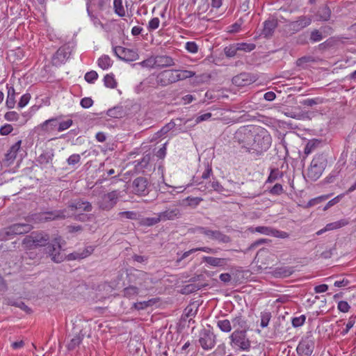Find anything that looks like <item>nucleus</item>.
Masks as SVG:
<instances>
[{
  "label": "nucleus",
  "instance_id": "nucleus-1",
  "mask_svg": "<svg viewBox=\"0 0 356 356\" xmlns=\"http://www.w3.org/2000/svg\"><path fill=\"white\" fill-rule=\"evenodd\" d=\"M234 138L247 152L257 156L267 151L272 143L268 131L260 127H241L236 132Z\"/></svg>",
  "mask_w": 356,
  "mask_h": 356
},
{
  "label": "nucleus",
  "instance_id": "nucleus-2",
  "mask_svg": "<svg viewBox=\"0 0 356 356\" xmlns=\"http://www.w3.org/2000/svg\"><path fill=\"white\" fill-rule=\"evenodd\" d=\"M128 280L129 283L138 286L141 290H149L152 288L154 284L151 275L143 270L134 269L128 274Z\"/></svg>",
  "mask_w": 356,
  "mask_h": 356
},
{
  "label": "nucleus",
  "instance_id": "nucleus-3",
  "mask_svg": "<svg viewBox=\"0 0 356 356\" xmlns=\"http://www.w3.org/2000/svg\"><path fill=\"white\" fill-rule=\"evenodd\" d=\"M230 346L240 351H249L251 348V341L247 337L246 330H235L229 337Z\"/></svg>",
  "mask_w": 356,
  "mask_h": 356
},
{
  "label": "nucleus",
  "instance_id": "nucleus-4",
  "mask_svg": "<svg viewBox=\"0 0 356 356\" xmlns=\"http://www.w3.org/2000/svg\"><path fill=\"white\" fill-rule=\"evenodd\" d=\"M327 165V159L323 154H317L312 159L308 168L307 176L313 180H317L323 174Z\"/></svg>",
  "mask_w": 356,
  "mask_h": 356
},
{
  "label": "nucleus",
  "instance_id": "nucleus-5",
  "mask_svg": "<svg viewBox=\"0 0 356 356\" xmlns=\"http://www.w3.org/2000/svg\"><path fill=\"white\" fill-rule=\"evenodd\" d=\"M194 230L195 232L203 234L209 239L216 241L218 243H228L231 241V238L220 230H213L209 227L202 226L195 227Z\"/></svg>",
  "mask_w": 356,
  "mask_h": 356
},
{
  "label": "nucleus",
  "instance_id": "nucleus-6",
  "mask_svg": "<svg viewBox=\"0 0 356 356\" xmlns=\"http://www.w3.org/2000/svg\"><path fill=\"white\" fill-rule=\"evenodd\" d=\"M60 240V237L55 238L46 248L47 253L55 263H60L65 259V255L62 252Z\"/></svg>",
  "mask_w": 356,
  "mask_h": 356
},
{
  "label": "nucleus",
  "instance_id": "nucleus-7",
  "mask_svg": "<svg viewBox=\"0 0 356 356\" xmlns=\"http://www.w3.org/2000/svg\"><path fill=\"white\" fill-rule=\"evenodd\" d=\"M70 216L71 215L69 213L67 209H63L35 214L33 217V219L38 222H47L65 219L70 218Z\"/></svg>",
  "mask_w": 356,
  "mask_h": 356
},
{
  "label": "nucleus",
  "instance_id": "nucleus-8",
  "mask_svg": "<svg viewBox=\"0 0 356 356\" xmlns=\"http://www.w3.org/2000/svg\"><path fill=\"white\" fill-rule=\"evenodd\" d=\"M118 197L119 193L117 191L104 193L99 195L97 200V204L99 209L109 211L116 204Z\"/></svg>",
  "mask_w": 356,
  "mask_h": 356
},
{
  "label": "nucleus",
  "instance_id": "nucleus-9",
  "mask_svg": "<svg viewBox=\"0 0 356 356\" xmlns=\"http://www.w3.org/2000/svg\"><path fill=\"white\" fill-rule=\"evenodd\" d=\"M198 341L204 350H209L215 346L216 337L210 330L204 329L200 332Z\"/></svg>",
  "mask_w": 356,
  "mask_h": 356
},
{
  "label": "nucleus",
  "instance_id": "nucleus-10",
  "mask_svg": "<svg viewBox=\"0 0 356 356\" xmlns=\"http://www.w3.org/2000/svg\"><path fill=\"white\" fill-rule=\"evenodd\" d=\"M113 51L118 58L126 62L136 60L138 57V54L134 50L120 46L114 47Z\"/></svg>",
  "mask_w": 356,
  "mask_h": 356
},
{
  "label": "nucleus",
  "instance_id": "nucleus-11",
  "mask_svg": "<svg viewBox=\"0 0 356 356\" xmlns=\"http://www.w3.org/2000/svg\"><path fill=\"white\" fill-rule=\"evenodd\" d=\"M314 349V341L309 337L302 339L297 346L298 356H312Z\"/></svg>",
  "mask_w": 356,
  "mask_h": 356
},
{
  "label": "nucleus",
  "instance_id": "nucleus-12",
  "mask_svg": "<svg viewBox=\"0 0 356 356\" xmlns=\"http://www.w3.org/2000/svg\"><path fill=\"white\" fill-rule=\"evenodd\" d=\"M156 82L161 86H167L177 82L175 70H165L159 73Z\"/></svg>",
  "mask_w": 356,
  "mask_h": 356
},
{
  "label": "nucleus",
  "instance_id": "nucleus-13",
  "mask_svg": "<svg viewBox=\"0 0 356 356\" xmlns=\"http://www.w3.org/2000/svg\"><path fill=\"white\" fill-rule=\"evenodd\" d=\"M312 23V18L309 16H300L296 21L291 22L286 25V27L291 33H295Z\"/></svg>",
  "mask_w": 356,
  "mask_h": 356
},
{
  "label": "nucleus",
  "instance_id": "nucleus-14",
  "mask_svg": "<svg viewBox=\"0 0 356 356\" xmlns=\"http://www.w3.org/2000/svg\"><path fill=\"white\" fill-rule=\"evenodd\" d=\"M72 47L68 44L60 47L54 56V64L59 65L64 63L70 57Z\"/></svg>",
  "mask_w": 356,
  "mask_h": 356
},
{
  "label": "nucleus",
  "instance_id": "nucleus-15",
  "mask_svg": "<svg viewBox=\"0 0 356 356\" xmlns=\"http://www.w3.org/2000/svg\"><path fill=\"white\" fill-rule=\"evenodd\" d=\"M148 181L147 178L139 177L132 182V190L135 194L145 195L147 193Z\"/></svg>",
  "mask_w": 356,
  "mask_h": 356
},
{
  "label": "nucleus",
  "instance_id": "nucleus-16",
  "mask_svg": "<svg viewBox=\"0 0 356 356\" xmlns=\"http://www.w3.org/2000/svg\"><path fill=\"white\" fill-rule=\"evenodd\" d=\"M160 220H174L179 218L181 216V211L179 208L176 207H170L165 210L164 211L158 213Z\"/></svg>",
  "mask_w": 356,
  "mask_h": 356
},
{
  "label": "nucleus",
  "instance_id": "nucleus-17",
  "mask_svg": "<svg viewBox=\"0 0 356 356\" xmlns=\"http://www.w3.org/2000/svg\"><path fill=\"white\" fill-rule=\"evenodd\" d=\"M68 208L72 211H91L92 207V204L83 200H74L68 204Z\"/></svg>",
  "mask_w": 356,
  "mask_h": 356
},
{
  "label": "nucleus",
  "instance_id": "nucleus-18",
  "mask_svg": "<svg viewBox=\"0 0 356 356\" xmlns=\"http://www.w3.org/2000/svg\"><path fill=\"white\" fill-rule=\"evenodd\" d=\"M155 67H168L175 65L174 60L172 57L166 55H158L154 56Z\"/></svg>",
  "mask_w": 356,
  "mask_h": 356
},
{
  "label": "nucleus",
  "instance_id": "nucleus-19",
  "mask_svg": "<svg viewBox=\"0 0 356 356\" xmlns=\"http://www.w3.org/2000/svg\"><path fill=\"white\" fill-rule=\"evenodd\" d=\"M277 26V21L276 19H270L266 20L264 24V29L261 32V35L266 38L271 37Z\"/></svg>",
  "mask_w": 356,
  "mask_h": 356
},
{
  "label": "nucleus",
  "instance_id": "nucleus-20",
  "mask_svg": "<svg viewBox=\"0 0 356 356\" xmlns=\"http://www.w3.org/2000/svg\"><path fill=\"white\" fill-rule=\"evenodd\" d=\"M35 247H43L48 245L49 240V235L44 232H32L31 233Z\"/></svg>",
  "mask_w": 356,
  "mask_h": 356
},
{
  "label": "nucleus",
  "instance_id": "nucleus-21",
  "mask_svg": "<svg viewBox=\"0 0 356 356\" xmlns=\"http://www.w3.org/2000/svg\"><path fill=\"white\" fill-rule=\"evenodd\" d=\"M203 260L207 264L214 267H224L230 261L229 258H218L213 257H204Z\"/></svg>",
  "mask_w": 356,
  "mask_h": 356
},
{
  "label": "nucleus",
  "instance_id": "nucleus-22",
  "mask_svg": "<svg viewBox=\"0 0 356 356\" xmlns=\"http://www.w3.org/2000/svg\"><path fill=\"white\" fill-rule=\"evenodd\" d=\"M21 146V140L15 143L8 151L5 155V161L7 162L8 165L11 164L16 158L17 152L19 151Z\"/></svg>",
  "mask_w": 356,
  "mask_h": 356
},
{
  "label": "nucleus",
  "instance_id": "nucleus-23",
  "mask_svg": "<svg viewBox=\"0 0 356 356\" xmlns=\"http://www.w3.org/2000/svg\"><path fill=\"white\" fill-rule=\"evenodd\" d=\"M92 251V248L90 247H88L81 252L76 251L67 254L65 256V259L68 261L81 259L90 255Z\"/></svg>",
  "mask_w": 356,
  "mask_h": 356
},
{
  "label": "nucleus",
  "instance_id": "nucleus-24",
  "mask_svg": "<svg viewBox=\"0 0 356 356\" xmlns=\"http://www.w3.org/2000/svg\"><path fill=\"white\" fill-rule=\"evenodd\" d=\"M11 226L15 236L26 234L33 229V226L29 223H15Z\"/></svg>",
  "mask_w": 356,
  "mask_h": 356
},
{
  "label": "nucleus",
  "instance_id": "nucleus-25",
  "mask_svg": "<svg viewBox=\"0 0 356 356\" xmlns=\"http://www.w3.org/2000/svg\"><path fill=\"white\" fill-rule=\"evenodd\" d=\"M294 272L293 268L291 266H281L276 268L273 271V275L276 277H287Z\"/></svg>",
  "mask_w": 356,
  "mask_h": 356
},
{
  "label": "nucleus",
  "instance_id": "nucleus-26",
  "mask_svg": "<svg viewBox=\"0 0 356 356\" xmlns=\"http://www.w3.org/2000/svg\"><path fill=\"white\" fill-rule=\"evenodd\" d=\"M105 5L104 0H88L87 2V12L91 19L95 18L90 11L91 7H95L99 10H103Z\"/></svg>",
  "mask_w": 356,
  "mask_h": 356
},
{
  "label": "nucleus",
  "instance_id": "nucleus-27",
  "mask_svg": "<svg viewBox=\"0 0 356 356\" xmlns=\"http://www.w3.org/2000/svg\"><path fill=\"white\" fill-rule=\"evenodd\" d=\"M346 225H347V222L345 220H340V221H337L334 222L329 223L325 227V228L321 229V230L318 231L316 232V234L321 235L326 231L339 229Z\"/></svg>",
  "mask_w": 356,
  "mask_h": 356
},
{
  "label": "nucleus",
  "instance_id": "nucleus-28",
  "mask_svg": "<svg viewBox=\"0 0 356 356\" xmlns=\"http://www.w3.org/2000/svg\"><path fill=\"white\" fill-rule=\"evenodd\" d=\"M232 323L234 327H236V330H248L247 323L244 318L239 315L232 318Z\"/></svg>",
  "mask_w": 356,
  "mask_h": 356
},
{
  "label": "nucleus",
  "instance_id": "nucleus-29",
  "mask_svg": "<svg viewBox=\"0 0 356 356\" xmlns=\"http://www.w3.org/2000/svg\"><path fill=\"white\" fill-rule=\"evenodd\" d=\"M177 82L191 78L195 75V72L186 70H175Z\"/></svg>",
  "mask_w": 356,
  "mask_h": 356
},
{
  "label": "nucleus",
  "instance_id": "nucleus-30",
  "mask_svg": "<svg viewBox=\"0 0 356 356\" xmlns=\"http://www.w3.org/2000/svg\"><path fill=\"white\" fill-rule=\"evenodd\" d=\"M331 10L327 6H323L317 12L316 17L319 21H327L330 19Z\"/></svg>",
  "mask_w": 356,
  "mask_h": 356
},
{
  "label": "nucleus",
  "instance_id": "nucleus-31",
  "mask_svg": "<svg viewBox=\"0 0 356 356\" xmlns=\"http://www.w3.org/2000/svg\"><path fill=\"white\" fill-rule=\"evenodd\" d=\"M15 236V232L12 229V226L5 227L0 230V240L8 241L13 238Z\"/></svg>",
  "mask_w": 356,
  "mask_h": 356
},
{
  "label": "nucleus",
  "instance_id": "nucleus-32",
  "mask_svg": "<svg viewBox=\"0 0 356 356\" xmlns=\"http://www.w3.org/2000/svg\"><path fill=\"white\" fill-rule=\"evenodd\" d=\"M321 142L317 139L310 140L306 144L304 149V154L308 156L309 154L313 152L316 147L320 145Z\"/></svg>",
  "mask_w": 356,
  "mask_h": 356
},
{
  "label": "nucleus",
  "instance_id": "nucleus-33",
  "mask_svg": "<svg viewBox=\"0 0 356 356\" xmlns=\"http://www.w3.org/2000/svg\"><path fill=\"white\" fill-rule=\"evenodd\" d=\"M155 217L143 218L140 220V225L143 226H153L161 222L159 214H156Z\"/></svg>",
  "mask_w": 356,
  "mask_h": 356
},
{
  "label": "nucleus",
  "instance_id": "nucleus-34",
  "mask_svg": "<svg viewBox=\"0 0 356 356\" xmlns=\"http://www.w3.org/2000/svg\"><path fill=\"white\" fill-rule=\"evenodd\" d=\"M218 327L223 332H229L232 330V323L228 319L218 320Z\"/></svg>",
  "mask_w": 356,
  "mask_h": 356
},
{
  "label": "nucleus",
  "instance_id": "nucleus-35",
  "mask_svg": "<svg viewBox=\"0 0 356 356\" xmlns=\"http://www.w3.org/2000/svg\"><path fill=\"white\" fill-rule=\"evenodd\" d=\"M112 64V60L107 55H104L98 59V65L103 70L108 69Z\"/></svg>",
  "mask_w": 356,
  "mask_h": 356
},
{
  "label": "nucleus",
  "instance_id": "nucleus-36",
  "mask_svg": "<svg viewBox=\"0 0 356 356\" xmlns=\"http://www.w3.org/2000/svg\"><path fill=\"white\" fill-rule=\"evenodd\" d=\"M140 289L134 285H130L124 289L123 293L124 296L127 298H131L134 296H136L139 293Z\"/></svg>",
  "mask_w": 356,
  "mask_h": 356
},
{
  "label": "nucleus",
  "instance_id": "nucleus-37",
  "mask_svg": "<svg viewBox=\"0 0 356 356\" xmlns=\"http://www.w3.org/2000/svg\"><path fill=\"white\" fill-rule=\"evenodd\" d=\"M238 51V49L237 48L236 43L225 47L224 49L225 54L228 58H232L236 56Z\"/></svg>",
  "mask_w": 356,
  "mask_h": 356
},
{
  "label": "nucleus",
  "instance_id": "nucleus-38",
  "mask_svg": "<svg viewBox=\"0 0 356 356\" xmlns=\"http://www.w3.org/2000/svg\"><path fill=\"white\" fill-rule=\"evenodd\" d=\"M236 45L238 51H243L245 52H250L254 50L256 47V45L253 43L241 42L236 43Z\"/></svg>",
  "mask_w": 356,
  "mask_h": 356
},
{
  "label": "nucleus",
  "instance_id": "nucleus-39",
  "mask_svg": "<svg viewBox=\"0 0 356 356\" xmlns=\"http://www.w3.org/2000/svg\"><path fill=\"white\" fill-rule=\"evenodd\" d=\"M118 216L121 219H130L136 220L138 219V214L135 211H121L118 213Z\"/></svg>",
  "mask_w": 356,
  "mask_h": 356
},
{
  "label": "nucleus",
  "instance_id": "nucleus-40",
  "mask_svg": "<svg viewBox=\"0 0 356 356\" xmlns=\"http://www.w3.org/2000/svg\"><path fill=\"white\" fill-rule=\"evenodd\" d=\"M113 6L116 14H118L120 17L124 16L125 11L122 6V0H114Z\"/></svg>",
  "mask_w": 356,
  "mask_h": 356
},
{
  "label": "nucleus",
  "instance_id": "nucleus-41",
  "mask_svg": "<svg viewBox=\"0 0 356 356\" xmlns=\"http://www.w3.org/2000/svg\"><path fill=\"white\" fill-rule=\"evenodd\" d=\"M53 154H49L48 153H44L40 154L38 157V162L41 165H46L52 161Z\"/></svg>",
  "mask_w": 356,
  "mask_h": 356
},
{
  "label": "nucleus",
  "instance_id": "nucleus-42",
  "mask_svg": "<svg viewBox=\"0 0 356 356\" xmlns=\"http://www.w3.org/2000/svg\"><path fill=\"white\" fill-rule=\"evenodd\" d=\"M83 339V336H81L80 334H78L75 336L74 338H72L70 343L67 345V348L69 350H74L75 349L81 342Z\"/></svg>",
  "mask_w": 356,
  "mask_h": 356
},
{
  "label": "nucleus",
  "instance_id": "nucleus-43",
  "mask_svg": "<svg viewBox=\"0 0 356 356\" xmlns=\"http://www.w3.org/2000/svg\"><path fill=\"white\" fill-rule=\"evenodd\" d=\"M104 85L111 88H115L117 86V83L114 76L111 74H106L104 79Z\"/></svg>",
  "mask_w": 356,
  "mask_h": 356
},
{
  "label": "nucleus",
  "instance_id": "nucleus-44",
  "mask_svg": "<svg viewBox=\"0 0 356 356\" xmlns=\"http://www.w3.org/2000/svg\"><path fill=\"white\" fill-rule=\"evenodd\" d=\"M49 125H50L51 127H55L57 125V118H51L45 120L40 126L42 130L48 131Z\"/></svg>",
  "mask_w": 356,
  "mask_h": 356
},
{
  "label": "nucleus",
  "instance_id": "nucleus-45",
  "mask_svg": "<svg viewBox=\"0 0 356 356\" xmlns=\"http://www.w3.org/2000/svg\"><path fill=\"white\" fill-rule=\"evenodd\" d=\"M9 304L12 306L19 307L27 313H29L31 312V309L29 308V307L27 305H26L25 303L21 300L10 301Z\"/></svg>",
  "mask_w": 356,
  "mask_h": 356
},
{
  "label": "nucleus",
  "instance_id": "nucleus-46",
  "mask_svg": "<svg viewBox=\"0 0 356 356\" xmlns=\"http://www.w3.org/2000/svg\"><path fill=\"white\" fill-rule=\"evenodd\" d=\"M98 78V74L92 70L85 74V80L89 83H93Z\"/></svg>",
  "mask_w": 356,
  "mask_h": 356
},
{
  "label": "nucleus",
  "instance_id": "nucleus-47",
  "mask_svg": "<svg viewBox=\"0 0 356 356\" xmlns=\"http://www.w3.org/2000/svg\"><path fill=\"white\" fill-rule=\"evenodd\" d=\"M282 173L278 169H273L271 170L267 182H274L276 181L279 177H281Z\"/></svg>",
  "mask_w": 356,
  "mask_h": 356
},
{
  "label": "nucleus",
  "instance_id": "nucleus-48",
  "mask_svg": "<svg viewBox=\"0 0 356 356\" xmlns=\"http://www.w3.org/2000/svg\"><path fill=\"white\" fill-rule=\"evenodd\" d=\"M284 113L286 116L287 117H289V118H294V119H297V120H300L303 118V114L300 113H298V112H296V111H293L292 110H290L289 108L286 109V111H284Z\"/></svg>",
  "mask_w": 356,
  "mask_h": 356
},
{
  "label": "nucleus",
  "instance_id": "nucleus-49",
  "mask_svg": "<svg viewBox=\"0 0 356 356\" xmlns=\"http://www.w3.org/2000/svg\"><path fill=\"white\" fill-rule=\"evenodd\" d=\"M152 305V300L148 301H143V302H136L134 305V307L137 310H141L146 309L147 307Z\"/></svg>",
  "mask_w": 356,
  "mask_h": 356
},
{
  "label": "nucleus",
  "instance_id": "nucleus-50",
  "mask_svg": "<svg viewBox=\"0 0 356 356\" xmlns=\"http://www.w3.org/2000/svg\"><path fill=\"white\" fill-rule=\"evenodd\" d=\"M270 317H271V314L270 312L261 313V326L262 327H266L268 326L270 319Z\"/></svg>",
  "mask_w": 356,
  "mask_h": 356
},
{
  "label": "nucleus",
  "instance_id": "nucleus-51",
  "mask_svg": "<svg viewBox=\"0 0 356 356\" xmlns=\"http://www.w3.org/2000/svg\"><path fill=\"white\" fill-rule=\"evenodd\" d=\"M273 229H271L270 227H265V226H259L255 228V231L257 232H259V233H261V234H263L265 235H268V236L273 235Z\"/></svg>",
  "mask_w": 356,
  "mask_h": 356
},
{
  "label": "nucleus",
  "instance_id": "nucleus-52",
  "mask_svg": "<svg viewBox=\"0 0 356 356\" xmlns=\"http://www.w3.org/2000/svg\"><path fill=\"white\" fill-rule=\"evenodd\" d=\"M160 20L158 17L152 18L148 23L147 29L149 31H152L159 28Z\"/></svg>",
  "mask_w": 356,
  "mask_h": 356
},
{
  "label": "nucleus",
  "instance_id": "nucleus-53",
  "mask_svg": "<svg viewBox=\"0 0 356 356\" xmlns=\"http://www.w3.org/2000/svg\"><path fill=\"white\" fill-rule=\"evenodd\" d=\"M143 67H149L153 68L155 67L154 58V56H152L139 63H138Z\"/></svg>",
  "mask_w": 356,
  "mask_h": 356
},
{
  "label": "nucleus",
  "instance_id": "nucleus-54",
  "mask_svg": "<svg viewBox=\"0 0 356 356\" xmlns=\"http://www.w3.org/2000/svg\"><path fill=\"white\" fill-rule=\"evenodd\" d=\"M306 320L305 315H301L298 317H295L292 319V325L295 327L302 325Z\"/></svg>",
  "mask_w": 356,
  "mask_h": 356
},
{
  "label": "nucleus",
  "instance_id": "nucleus-55",
  "mask_svg": "<svg viewBox=\"0 0 356 356\" xmlns=\"http://www.w3.org/2000/svg\"><path fill=\"white\" fill-rule=\"evenodd\" d=\"M185 47L188 52L192 54H195L198 51V46L195 42H187Z\"/></svg>",
  "mask_w": 356,
  "mask_h": 356
},
{
  "label": "nucleus",
  "instance_id": "nucleus-56",
  "mask_svg": "<svg viewBox=\"0 0 356 356\" xmlns=\"http://www.w3.org/2000/svg\"><path fill=\"white\" fill-rule=\"evenodd\" d=\"M30 99H31V95L29 93H26V94L23 95L21 97L20 100L18 103V107L24 108V106H26L28 104Z\"/></svg>",
  "mask_w": 356,
  "mask_h": 356
},
{
  "label": "nucleus",
  "instance_id": "nucleus-57",
  "mask_svg": "<svg viewBox=\"0 0 356 356\" xmlns=\"http://www.w3.org/2000/svg\"><path fill=\"white\" fill-rule=\"evenodd\" d=\"M81 156L78 154H74L71 155L67 160V163L69 165H74L80 162Z\"/></svg>",
  "mask_w": 356,
  "mask_h": 356
},
{
  "label": "nucleus",
  "instance_id": "nucleus-58",
  "mask_svg": "<svg viewBox=\"0 0 356 356\" xmlns=\"http://www.w3.org/2000/svg\"><path fill=\"white\" fill-rule=\"evenodd\" d=\"M323 39L321 33L318 30H314L310 35V40L312 42H319Z\"/></svg>",
  "mask_w": 356,
  "mask_h": 356
},
{
  "label": "nucleus",
  "instance_id": "nucleus-59",
  "mask_svg": "<svg viewBox=\"0 0 356 356\" xmlns=\"http://www.w3.org/2000/svg\"><path fill=\"white\" fill-rule=\"evenodd\" d=\"M355 319H356V316H352L349 318L348 322L346 324V329L341 332L342 335H343V336L346 335L350 329H351L353 327V325L355 323Z\"/></svg>",
  "mask_w": 356,
  "mask_h": 356
},
{
  "label": "nucleus",
  "instance_id": "nucleus-60",
  "mask_svg": "<svg viewBox=\"0 0 356 356\" xmlns=\"http://www.w3.org/2000/svg\"><path fill=\"white\" fill-rule=\"evenodd\" d=\"M22 244L25 245L26 248L29 249H31L33 247H35V243H33L31 234L30 235L26 236L23 239Z\"/></svg>",
  "mask_w": 356,
  "mask_h": 356
},
{
  "label": "nucleus",
  "instance_id": "nucleus-61",
  "mask_svg": "<svg viewBox=\"0 0 356 356\" xmlns=\"http://www.w3.org/2000/svg\"><path fill=\"white\" fill-rule=\"evenodd\" d=\"M72 123H73V121L70 119H69L66 121L60 122L58 128V131H63L67 129L72 125Z\"/></svg>",
  "mask_w": 356,
  "mask_h": 356
},
{
  "label": "nucleus",
  "instance_id": "nucleus-62",
  "mask_svg": "<svg viewBox=\"0 0 356 356\" xmlns=\"http://www.w3.org/2000/svg\"><path fill=\"white\" fill-rule=\"evenodd\" d=\"M337 308L340 312L346 313L349 311L350 307L346 301L341 300L338 302Z\"/></svg>",
  "mask_w": 356,
  "mask_h": 356
},
{
  "label": "nucleus",
  "instance_id": "nucleus-63",
  "mask_svg": "<svg viewBox=\"0 0 356 356\" xmlns=\"http://www.w3.org/2000/svg\"><path fill=\"white\" fill-rule=\"evenodd\" d=\"M4 118L8 121H16L19 119V115L15 111H9L5 114Z\"/></svg>",
  "mask_w": 356,
  "mask_h": 356
},
{
  "label": "nucleus",
  "instance_id": "nucleus-64",
  "mask_svg": "<svg viewBox=\"0 0 356 356\" xmlns=\"http://www.w3.org/2000/svg\"><path fill=\"white\" fill-rule=\"evenodd\" d=\"M283 187L280 184H276L270 190L272 195H279L283 193Z\"/></svg>",
  "mask_w": 356,
  "mask_h": 356
}]
</instances>
